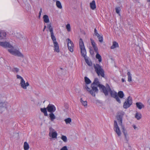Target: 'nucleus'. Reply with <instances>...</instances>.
I'll list each match as a JSON object with an SVG mask.
<instances>
[{"label": "nucleus", "instance_id": "17", "mask_svg": "<svg viewBox=\"0 0 150 150\" xmlns=\"http://www.w3.org/2000/svg\"><path fill=\"white\" fill-rule=\"evenodd\" d=\"M51 137L53 138H57V134L56 132H50L49 133V135L50 137L51 136Z\"/></svg>", "mask_w": 150, "mask_h": 150}, {"label": "nucleus", "instance_id": "47", "mask_svg": "<svg viewBox=\"0 0 150 150\" xmlns=\"http://www.w3.org/2000/svg\"><path fill=\"white\" fill-rule=\"evenodd\" d=\"M94 34L96 36H98L99 35V34L98 33L97 31L96 28L94 29Z\"/></svg>", "mask_w": 150, "mask_h": 150}, {"label": "nucleus", "instance_id": "45", "mask_svg": "<svg viewBox=\"0 0 150 150\" xmlns=\"http://www.w3.org/2000/svg\"><path fill=\"white\" fill-rule=\"evenodd\" d=\"M106 88H107L108 91H111V88H110V86L108 84H106Z\"/></svg>", "mask_w": 150, "mask_h": 150}, {"label": "nucleus", "instance_id": "36", "mask_svg": "<svg viewBox=\"0 0 150 150\" xmlns=\"http://www.w3.org/2000/svg\"><path fill=\"white\" fill-rule=\"evenodd\" d=\"M61 139L63 140V141L66 142L67 141V137L64 135H62L61 138Z\"/></svg>", "mask_w": 150, "mask_h": 150}, {"label": "nucleus", "instance_id": "52", "mask_svg": "<svg viewBox=\"0 0 150 150\" xmlns=\"http://www.w3.org/2000/svg\"><path fill=\"white\" fill-rule=\"evenodd\" d=\"M46 27V26L45 25L44 26V29L43 30V31H45V30Z\"/></svg>", "mask_w": 150, "mask_h": 150}, {"label": "nucleus", "instance_id": "49", "mask_svg": "<svg viewBox=\"0 0 150 150\" xmlns=\"http://www.w3.org/2000/svg\"><path fill=\"white\" fill-rule=\"evenodd\" d=\"M60 150H68L66 146H65L62 147Z\"/></svg>", "mask_w": 150, "mask_h": 150}, {"label": "nucleus", "instance_id": "6", "mask_svg": "<svg viewBox=\"0 0 150 150\" xmlns=\"http://www.w3.org/2000/svg\"><path fill=\"white\" fill-rule=\"evenodd\" d=\"M108 92H110L111 96L114 98H115L116 101L120 103H121L120 100L118 96L117 93L114 91H112L111 89V91H108Z\"/></svg>", "mask_w": 150, "mask_h": 150}, {"label": "nucleus", "instance_id": "10", "mask_svg": "<svg viewBox=\"0 0 150 150\" xmlns=\"http://www.w3.org/2000/svg\"><path fill=\"white\" fill-rule=\"evenodd\" d=\"M0 46L4 47L13 48V46L7 42H0Z\"/></svg>", "mask_w": 150, "mask_h": 150}, {"label": "nucleus", "instance_id": "9", "mask_svg": "<svg viewBox=\"0 0 150 150\" xmlns=\"http://www.w3.org/2000/svg\"><path fill=\"white\" fill-rule=\"evenodd\" d=\"M20 84L21 88L25 89H26L27 87L29 86V84L28 82H27L25 83L24 79L20 81Z\"/></svg>", "mask_w": 150, "mask_h": 150}, {"label": "nucleus", "instance_id": "26", "mask_svg": "<svg viewBox=\"0 0 150 150\" xmlns=\"http://www.w3.org/2000/svg\"><path fill=\"white\" fill-rule=\"evenodd\" d=\"M23 148L24 150H28L29 148L28 144L27 142H25L24 143Z\"/></svg>", "mask_w": 150, "mask_h": 150}, {"label": "nucleus", "instance_id": "14", "mask_svg": "<svg viewBox=\"0 0 150 150\" xmlns=\"http://www.w3.org/2000/svg\"><path fill=\"white\" fill-rule=\"evenodd\" d=\"M114 131L115 132L117 135L119 137L121 134V132L119 127H115L114 128Z\"/></svg>", "mask_w": 150, "mask_h": 150}, {"label": "nucleus", "instance_id": "51", "mask_svg": "<svg viewBox=\"0 0 150 150\" xmlns=\"http://www.w3.org/2000/svg\"><path fill=\"white\" fill-rule=\"evenodd\" d=\"M133 128H134V129L135 130H138V129L137 128V127L135 125H132Z\"/></svg>", "mask_w": 150, "mask_h": 150}, {"label": "nucleus", "instance_id": "41", "mask_svg": "<svg viewBox=\"0 0 150 150\" xmlns=\"http://www.w3.org/2000/svg\"><path fill=\"white\" fill-rule=\"evenodd\" d=\"M66 29L69 32L71 31V27L70 25L69 24H68L66 25Z\"/></svg>", "mask_w": 150, "mask_h": 150}, {"label": "nucleus", "instance_id": "4", "mask_svg": "<svg viewBox=\"0 0 150 150\" xmlns=\"http://www.w3.org/2000/svg\"><path fill=\"white\" fill-rule=\"evenodd\" d=\"M79 45L80 49L81 50V55L84 57H85L86 55V49L84 45L83 42L82 41V39L80 38L79 40Z\"/></svg>", "mask_w": 150, "mask_h": 150}, {"label": "nucleus", "instance_id": "34", "mask_svg": "<svg viewBox=\"0 0 150 150\" xmlns=\"http://www.w3.org/2000/svg\"><path fill=\"white\" fill-rule=\"evenodd\" d=\"M85 82L87 84H89L91 83V80L87 77H84Z\"/></svg>", "mask_w": 150, "mask_h": 150}, {"label": "nucleus", "instance_id": "12", "mask_svg": "<svg viewBox=\"0 0 150 150\" xmlns=\"http://www.w3.org/2000/svg\"><path fill=\"white\" fill-rule=\"evenodd\" d=\"M12 54L14 55L17 56L18 57H20L22 58L23 57H24L23 55L18 50H14L13 53Z\"/></svg>", "mask_w": 150, "mask_h": 150}, {"label": "nucleus", "instance_id": "7", "mask_svg": "<svg viewBox=\"0 0 150 150\" xmlns=\"http://www.w3.org/2000/svg\"><path fill=\"white\" fill-rule=\"evenodd\" d=\"M66 41L67 42V46L69 50L71 52H73L74 44L73 42L69 38L67 39Z\"/></svg>", "mask_w": 150, "mask_h": 150}, {"label": "nucleus", "instance_id": "37", "mask_svg": "<svg viewBox=\"0 0 150 150\" xmlns=\"http://www.w3.org/2000/svg\"><path fill=\"white\" fill-rule=\"evenodd\" d=\"M98 37V39L99 40V41L100 42H103V37L99 35L98 36H97Z\"/></svg>", "mask_w": 150, "mask_h": 150}, {"label": "nucleus", "instance_id": "33", "mask_svg": "<svg viewBox=\"0 0 150 150\" xmlns=\"http://www.w3.org/2000/svg\"><path fill=\"white\" fill-rule=\"evenodd\" d=\"M96 58L98 59L99 62H101L102 61V58L101 56L98 54L97 53L96 55Z\"/></svg>", "mask_w": 150, "mask_h": 150}, {"label": "nucleus", "instance_id": "16", "mask_svg": "<svg viewBox=\"0 0 150 150\" xmlns=\"http://www.w3.org/2000/svg\"><path fill=\"white\" fill-rule=\"evenodd\" d=\"M6 36V33L4 31H0V40L4 39Z\"/></svg>", "mask_w": 150, "mask_h": 150}, {"label": "nucleus", "instance_id": "59", "mask_svg": "<svg viewBox=\"0 0 150 150\" xmlns=\"http://www.w3.org/2000/svg\"><path fill=\"white\" fill-rule=\"evenodd\" d=\"M54 1H56V0H53Z\"/></svg>", "mask_w": 150, "mask_h": 150}, {"label": "nucleus", "instance_id": "27", "mask_svg": "<svg viewBox=\"0 0 150 150\" xmlns=\"http://www.w3.org/2000/svg\"><path fill=\"white\" fill-rule=\"evenodd\" d=\"M122 127V132L124 134V135L125 136V138L126 139H127V131L125 130V129L124 126L123 125L121 126Z\"/></svg>", "mask_w": 150, "mask_h": 150}, {"label": "nucleus", "instance_id": "21", "mask_svg": "<svg viewBox=\"0 0 150 150\" xmlns=\"http://www.w3.org/2000/svg\"><path fill=\"white\" fill-rule=\"evenodd\" d=\"M98 86H95L93 84L91 85V87H92V89L91 90H93V92L95 93V92L97 93L98 92V89L97 88Z\"/></svg>", "mask_w": 150, "mask_h": 150}, {"label": "nucleus", "instance_id": "39", "mask_svg": "<svg viewBox=\"0 0 150 150\" xmlns=\"http://www.w3.org/2000/svg\"><path fill=\"white\" fill-rule=\"evenodd\" d=\"M19 69L17 68H14L12 70V71L14 73H17L18 72Z\"/></svg>", "mask_w": 150, "mask_h": 150}, {"label": "nucleus", "instance_id": "32", "mask_svg": "<svg viewBox=\"0 0 150 150\" xmlns=\"http://www.w3.org/2000/svg\"><path fill=\"white\" fill-rule=\"evenodd\" d=\"M56 5L57 7L59 9H62V6L61 4L59 1H57L56 2Z\"/></svg>", "mask_w": 150, "mask_h": 150}, {"label": "nucleus", "instance_id": "30", "mask_svg": "<svg viewBox=\"0 0 150 150\" xmlns=\"http://www.w3.org/2000/svg\"><path fill=\"white\" fill-rule=\"evenodd\" d=\"M127 75L128 76V81L129 82L131 81H132L131 74L129 71L127 72Z\"/></svg>", "mask_w": 150, "mask_h": 150}, {"label": "nucleus", "instance_id": "31", "mask_svg": "<svg viewBox=\"0 0 150 150\" xmlns=\"http://www.w3.org/2000/svg\"><path fill=\"white\" fill-rule=\"evenodd\" d=\"M80 101L82 104L85 107H86L87 106V102L86 101H84L83 100L82 98H81Z\"/></svg>", "mask_w": 150, "mask_h": 150}, {"label": "nucleus", "instance_id": "2", "mask_svg": "<svg viewBox=\"0 0 150 150\" xmlns=\"http://www.w3.org/2000/svg\"><path fill=\"white\" fill-rule=\"evenodd\" d=\"M93 67L98 76H101L102 77L104 78V71L101 66L99 64H94Z\"/></svg>", "mask_w": 150, "mask_h": 150}, {"label": "nucleus", "instance_id": "42", "mask_svg": "<svg viewBox=\"0 0 150 150\" xmlns=\"http://www.w3.org/2000/svg\"><path fill=\"white\" fill-rule=\"evenodd\" d=\"M90 40H91V45H92L93 47L96 46V44L95 42H94V40H92L91 39Z\"/></svg>", "mask_w": 150, "mask_h": 150}, {"label": "nucleus", "instance_id": "38", "mask_svg": "<svg viewBox=\"0 0 150 150\" xmlns=\"http://www.w3.org/2000/svg\"><path fill=\"white\" fill-rule=\"evenodd\" d=\"M85 61L87 64L89 66H91L92 65V63L88 59H85Z\"/></svg>", "mask_w": 150, "mask_h": 150}, {"label": "nucleus", "instance_id": "5", "mask_svg": "<svg viewBox=\"0 0 150 150\" xmlns=\"http://www.w3.org/2000/svg\"><path fill=\"white\" fill-rule=\"evenodd\" d=\"M132 103V98L131 97L129 96L127 100L124 103L123 107L125 109L129 108Z\"/></svg>", "mask_w": 150, "mask_h": 150}, {"label": "nucleus", "instance_id": "24", "mask_svg": "<svg viewBox=\"0 0 150 150\" xmlns=\"http://www.w3.org/2000/svg\"><path fill=\"white\" fill-rule=\"evenodd\" d=\"M119 45L118 43L115 41L113 42L112 43V45L111 47V49H114L117 47H118Z\"/></svg>", "mask_w": 150, "mask_h": 150}, {"label": "nucleus", "instance_id": "22", "mask_svg": "<svg viewBox=\"0 0 150 150\" xmlns=\"http://www.w3.org/2000/svg\"><path fill=\"white\" fill-rule=\"evenodd\" d=\"M43 19L45 23H48L49 22V19L47 15H44L43 16Z\"/></svg>", "mask_w": 150, "mask_h": 150}, {"label": "nucleus", "instance_id": "54", "mask_svg": "<svg viewBox=\"0 0 150 150\" xmlns=\"http://www.w3.org/2000/svg\"><path fill=\"white\" fill-rule=\"evenodd\" d=\"M41 14V13H39V18H40Z\"/></svg>", "mask_w": 150, "mask_h": 150}, {"label": "nucleus", "instance_id": "44", "mask_svg": "<svg viewBox=\"0 0 150 150\" xmlns=\"http://www.w3.org/2000/svg\"><path fill=\"white\" fill-rule=\"evenodd\" d=\"M11 48L12 49H8V51L10 53L12 54L13 53L14 50H13V47H12Z\"/></svg>", "mask_w": 150, "mask_h": 150}, {"label": "nucleus", "instance_id": "28", "mask_svg": "<svg viewBox=\"0 0 150 150\" xmlns=\"http://www.w3.org/2000/svg\"><path fill=\"white\" fill-rule=\"evenodd\" d=\"M136 105L137 107L139 109H141L143 107H144V105L142 103H136Z\"/></svg>", "mask_w": 150, "mask_h": 150}, {"label": "nucleus", "instance_id": "50", "mask_svg": "<svg viewBox=\"0 0 150 150\" xmlns=\"http://www.w3.org/2000/svg\"><path fill=\"white\" fill-rule=\"evenodd\" d=\"M90 52L91 54L93 55L94 53L93 50L90 49Z\"/></svg>", "mask_w": 150, "mask_h": 150}, {"label": "nucleus", "instance_id": "35", "mask_svg": "<svg viewBox=\"0 0 150 150\" xmlns=\"http://www.w3.org/2000/svg\"><path fill=\"white\" fill-rule=\"evenodd\" d=\"M66 124H70L71 121V119L70 118H68L64 120Z\"/></svg>", "mask_w": 150, "mask_h": 150}, {"label": "nucleus", "instance_id": "20", "mask_svg": "<svg viewBox=\"0 0 150 150\" xmlns=\"http://www.w3.org/2000/svg\"><path fill=\"white\" fill-rule=\"evenodd\" d=\"M7 108V105L6 103L4 102H0V110H1L2 108Z\"/></svg>", "mask_w": 150, "mask_h": 150}, {"label": "nucleus", "instance_id": "15", "mask_svg": "<svg viewBox=\"0 0 150 150\" xmlns=\"http://www.w3.org/2000/svg\"><path fill=\"white\" fill-rule=\"evenodd\" d=\"M90 8L93 10H94L96 8L95 1L94 0L93 1L90 3Z\"/></svg>", "mask_w": 150, "mask_h": 150}, {"label": "nucleus", "instance_id": "25", "mask_svg": "<svg viewBox=\"0 0 150 150\" xmlns=\"http://www.w3.org/2000/svg\"><path fill=\"white\" fill-rule=\"evenodd\" d=\"M117 94L119 98V97L120 98H122L124 96V93L122 91H119Z\"/></svg>", "mask_w": 150, "mask_h": 150}, {"label": "nucleus", "instance_id": "40", "mask_svg": "<svg viewBox=\"0 0 150 150\" xmlns=\"http://www.w3.org/2000/svg\"><path fill=\"white\" fill-rule=\"evenodd\" d=\"M116 12V13L118 14L119 15H120V7H116L115 8Z\"/></svg>", "mask_w": 150, "mask_h": 150}, {"label": "nucleus", "instance_id": "48", "mask_svg": "<svg viewBox=\"0 0 150 150\" xmlns=\"http://www.w3.org/2000/svg\"><path fill=\"white\" fill-rule=\"evenodd\" d=\"M118 126L117 125V122L115 120L114 121V128L118 127Z\"/></svg>", "mask_w": 150, "mask_h": 150}, {"label": "nucleus", "instance_id": "3", "mask_svg": "<svg viewBox=\"0 0 150 150\" xmlns=\"http://www.w3.org/2000/svg\"><path fill=\"white\" fill-rule=\"evenodd\" d=\"M124 115L125 112L122 111L118 112L117 113L116 118L119 124L121 126H123L122 124V118Z\"/></svg>", "mask_w": 150, "mask_h": 150}, {"label": "nucleus", "instance_id": "1", "mask_svg": "<svg viewBox=\"0 0 150 150\" xmlns=\"http://www.w3.org/2000/svg\"><path fill=\"white\" fill-rule=\"evenodd\" d=\"M47 28L49 29L50 32L51 37L53 41L54 45V50L55 52H59V45L57 42L55 36L54 35L53 32V28L52 27L51 23L47 24Z\"/></svg>", "mask_w": 150, "mask_h": 150}, {"label": "nucleus", "instance_id": "53", "mask_svg": "<svg viewBox=\"0 0 150 150\" xmlns=\"http://www.w3.org/2000/svg\"><path fill=\"white\" fill-rule=\"evenodd\" d=\"M122 82H124L125 81V79L123 78L122 79Z\"/></svg>", "mask_w": 150, "mask_h": 150}, {"label": "nucleus", "instance_id": "29", "mask_svg": "<svg viewBox=\"0 0 150 150\" xmlns=\"http://www.w3.org/2000/svg\"><path fill=\"white\" fill-rule=\"evenodd\" d=\"M135 117L137 120H139L142 118V115L140 113L137 112L135 114Z\"/></svg>", "mask_w": 150, "mask_h": 150}, {"label": "nucleus", "instance_id": "56", "mask_svg": "<svg viewBox=\"0 0 150 150\" xmlns=\"http://www.w3.org/2000/svg\"><path fill=\"white\" fill-rule=\"evenodd\" d=\"M148 1V2H150V0H147Z\"/></svg>", "mask_w": 150, "mask_h": 150}, {"label": "nucleus", "instance_id": "23", "mask_svg": "<svg viewBox=\"0 0 150 150\" xmlns=\"http://www.w3.org/2000/svg\"><path fill=\"white\" fill-rule=\"evenodd\" d=\"M47 108H40V110L41 112L44 113L45 116H47L48 115L47 112Z\"/></svg>", "mask_w": 150, "mask_h": 150}, {"label": "nucleus", "instance_id": "13", "mask_svg": "<svg viewBox=\"0 0 150 150\" xmlns=\"http://www.w3.org/2000/svg\"><path fill=\"white\" fill-rule=\"evenodd\" d=\"M92 84H93V85H96L97 86H98L99 87H100V85H101L102 84H100L99 82V81L98 79L97 78H96L94 80L93 82V83Z\"/></svg>", "mask_w": 150, "mask_h": 150}, {"label": "nucleus", "instance_id": "58", "mask_svg": "<svg viewBox=\"0 0 150 150\" xmlns=\"http://www.w3.org/2000/svg\"><path fill=\"white\" fill-rule=\"evenodd\" d=\"M60 69H62V68H60Z\"/></svg>", "mask_w": 150, "mask_h": 150}, {"label": "nucleus", "instance_id": "55", "mask_svg": "<svg viewBox=\"0 0 150 150\" xmlns=\"http://www.w3.org/2000/svg\"><path fill=\"white\" fill-rule=\"evenodd\" d=\"M42 13V9L41 8L40 9V11L39 12V13Z\"/></svg>", "mask_w": 150, "mask_h": 150}, {"label": "nucleus", "instance_id": "43", "mask_svg": "<svg viewBox=\"0 0 150 150\" xmlns=\"http://www.w3.org/2000/svg\"><path fill=\"white\" fill-rule=\"evenodd\" d=\"M93 48L94 49L95 52L96 53H98V48L96 46L93 47Z\"/></svg>", "mask_w": 150, "mask_h": 150}, {"label": "nucleus", "instance_id": "57", "mask_svg": "<svg viewBox=\"0 0 150 150\" xmlns=\"http://www.w3.org/2000/svg\"><path fill=\"white\" fill-rule=\"evenodd\" d=\"M9 67V69H10L11 68V67Z\"/></svg>", "mask_w": 150, "mask_h": 150}, {"label": "nucleus", "instance_id": "19", "mask_svg": "<svg viewBox=\"0 0 150 150\" xmlns=\"http://www.w3.org/2000/svg\"><path fill=\"white\" fill-rule=\"evenodd\" d=\"M52 112H50L49 114V116L51 121H53L56 119V116Z\"/></svg>", "mask_w": 150, "mask_h": 150}, {"label": "nucleus", "instance_id": "18", "mask_svg": "<svg viewBox=\"0 0 150 150\" xmlns=\"http://www.w3.org/2000/svg\"><path fill=\"white\" fill-rule=\"evenodd\" d=\"M85 88L86 89L87 91L89 92L94 97L95 96V94L93 92V90H91L87 86H85Z\"/></svg>", "mask_w": 150, "mask_h": 150}, {"label": "nucleus", "instance_id": "11", "mask_svg": "<svg viewBox=\"0 0 150 150\" xmlns=\"http://www.w3.org/2000/svg\"><path fill=\"white\" fill-rule=\"evenodd\" d=\"M99 88L100 90H101L103 93L104 94L105 96H107L108 95V91L106 87L103 85H100Z\"/></svg>", "mask_w": 150, "mask_h": 150}, {"label": "nucleus", "instance_id": "8", "mask_svg": "<svg viewBox=\"0 0 150 150\" xmlns=\"http://www.w3.org/2000/svg\"><path fill=\"white\" fill-rule=\"evenodd\" d=\"M47 111L50 113L54 112L56 108L55 106L53 105L49 104L47 107Z\"/></svg>", "mask_w": 150, "mask_h": 150}, {"label": "nucleus", "instance_id": "46", "mask_svg": "<svg viewBox=\"0 0 150 150\" xmlns=\"http://www.w3.org/2000/svg\"><path fill=\"white\" fill-rule=\"evenodd\" d=\"M16 77L18 79H21V81H22V80H23L24 79L22 77L18 75H16Z\"/></svg>", "mask_w": 150, "mask_h": 150}]
</instances>
